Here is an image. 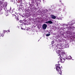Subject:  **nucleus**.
Wrapping results in <instances>:
<instances>
[{"label": "nucleus", "mask_w": 75, "mask_h": 75, "mask_svg": "<svg viewBox=\"0 0 75 75\" xmlns=\"http://www.w3.org/2000/svg\"><path fill=\"white\" fill-rule=\"evenodd\" d=\"M21 29L22 30H25V29H24L23 28H21Z\"/></svg>", "instance_id": "a211bd4d"}, {"label": "nucleus", "mask_w": 75, "mask_h": 75, "mask_svg": "<svg viewBox=\"0 0 75 75\" xmlns=\"http://www.w3.org/2000/svg\"><path fill=\"white\" fill-rule=\"evenodd\" d=\"M13 0H11V1L12 2L13 1Z\"/></svg>", "instance_id": "aec40b11"}, {"label": "nucleus", "mask_w": 75, "mask_h": 75, "mask_svg": "<svg viewBox=\"0 0 75 75\" xmlns=\"http://www.w3.org/2000/svg\"><path fill=\"white\" fill-rule=\"evenodd\" d=\"M50 34H48L46 35L47 37H48V36H50Z\"/></svg>", "instance_id": "dca6fc26"}, {"label": "nucleus", "mask_w": 75, "mask_h": 75, "mask_svg": "<svg viewBox=\"0 0 75 75\" xmlns=\"http://www.w3.org/2000/svg\"><path fill=\"white\" fill-rule=\"evenodd\" d=\"M56 67V69L57 72H59V74H60L61 75L62 74V72L61 71V69L60 67V65L59 64H56L55 65Z\"/></svg>", "instance_id": "7ed1b4c3"}, {"label": "nucleus", "mask_w": 75, "mask_h": 75, "mask_svg": "<svg viewBox=\"0 0 75 75\" xmlns=\"http://www.w3.org/2000/svg\"><path fill=\"white\" fill-rule=\"evenodd\" d=\"M4 32H7V33H10V30H8L7 31H6V30H4Z\"/></svg>", "instance_id": "2eb2a0df"}, {"label": "nucleus", "mask_w": 75, "mask_h": 75, "mask_svg": "<svg viewBox=\"0 0 75 75\" xmlns=\"http://www.w3.org/2000/svg\"><path fill=\"white\" fill-rule=\"evenodd\" d=\"M0 5H2L4 7H7V4L6 3H4L3 1L1 2V1H0Z\"/></svg>", "instance_id": "39448f33"}, {"label": "nucleus", "mask_w": 75, "mask_h": 75, "mask_svg": "<svg viewBox=\"0 0 75 75\" xmlns=\"http://www.w3.org/2000/svg\"><path fill=\"white\" fill-rule=\"evenodd\" d=\"M22 2L18 3L17 4V6L19 8H23V6L22 5Z\"/></svg>", "instance_id": "20e7f679"}, {"label": "nucleus", "mask_w": 75, "mask_h": 75, "mask_svg": "<svg viewBox=\"0 0 75 75\" xmlns=\"http://www.w3.org/2000/svg\"><path fill=\"white\" fill-rule=\"evenodd\" d=\"M45 11L46 12H47V10H45Z\"/></svg>", "instance_id": "b1692460"}, {"label": "nucleus", "mask_w": 75, "mask_h": 75, "mask_svg": "<svg viewBox=\"0 0 75 75\" xmlns=\"http://www.w3.org/2000/svg\"><path fill=\"white\" fill-rule=\"evenodd\" d=\"M45 23H49V24H52L53 23V22H52L51 21H50L46 22Z\"/></svg>", "instance_id": "9d476101"}, {"label": "nucleus", "mask_w": 75, "mask_h": 75, "mask_svg": "<svg viewBox=\"0 0 75 75\" xmlns=\"http://www.w3.org/2000/svg\"><path fill=\"white\" fill-rule=\"evenodd\" d=\"M10 13H12V15H13V16H16V15L15 14H16V12L14 11H13V10H10Z\"/></svg>", "instance_id": "6e6552de"}, {"label": "nucleus", "mask_w": 75, "mask_h": 75, "mask_svg": "<svg viewBox=\"0 0 75 75\" xmlns=\"http://www.w3.org/2000/svg\"><path fill=\"white\" fill-rule=\"evenodd\" d=\"M71 56H69L68 57V59H71Z\"/></svg>", "instance_id": "ddd939ff"}, {"label": "nucleus", "mask_w": 75, "mask_h": 75, "mask_svg": "<svg viewBox=\"0 0 75 75\" xmlns=\"http://www.w3.org/2000/svg\"><path fill=\"white\" fill-rule=\"evenodd\" d=\"M23 1H25V0H23Z\"/></svg>", "instance_id": "5701e85b"}, {"label": "nucleus", "mask_w": 75, "mask_h": 75, "mask_svg": "<svg viewBox=\"0 0 75 75\" xmlns=\"http://www.w3.org/2000/svg\"><path fill=\"white\" fill-rule=\"evenodd\" d=\"M4 35V34H1V33H0V37H3V36Z\"/></svg>", "instance_id": "4468645a"}, {"label": "nucleus", "mask_w": 75, "mask_h": 75, "mask_svg": "<svg viewBox=\"0 0 75 75\" xmlns=\"http://www.w3.org/2000/svg\"><path fill=\"white\" fill-rule=\"evenodd\" d=\"M74 24L73 23H72V22H68V24H61L60 25L62 26L60 28L61 30H62L63 31H65L66 30L67 28V29H71L72 30H74L75 28L73 26H71V25H72Z\"/></svg>", "instance_id": "f257e3e1"}, {"label": "nucleus", "mask_w": 75, "mask_h": 75, "mask_svg": "<svg viewBox=\"0 0 75 75\" xmlns=\"http://www.w3.org/2000/svg\"><path fill=\"white\" fill-rule=\"evenodd\" d=\"M11 7L10 8V10H11Z\"/></svg>", "instance_id": "4be33fe9"}, {"label": "nucleus", "mask_w": 75, "mask_h": 75, "mask_svg": "<svg viewBox=\"0 0 75 75\" xmlns=\"http://www.w3.org/2000/svg\"><path fill=\"white\" fill-rule=\"evenodd\" d=\"M66 59H68V58H66Z\"/></svg>", "instance_id": "393cba45"}, {"label": "nucleus", "mask_w": 75, "mask_h": 75, "mask_svg": "<svg viewBox=\"0 0 75 75\" xmlns=\"http://www.w3.org/2000/svg\"><path fill=\"white\" fill-rule=\"evenodd\" d=\"M47 27V25L45 24H44L42 26V28L43 30H45Z\"/></svg>", "instance_id": "0eeeda50"}, {"label": "nucleus", "mask_w": 75, "mask_h": 75, "mask_svg": "<svg viewBox=\"0 0 75 75\" xmlns=\"http://www.w3.org/2000/svg\"><path fill=\"white\" fill-rule=\"evenodd\" d=\"M5 14L6 16H8V13L7 11L5 12Z\"/></svg>", "instance_id": "9b49d317"}, {"label": "nucleus", "mask_w": 75, "mask_h": 75, "mask_svg": "<svg viewBox=\"0 0 75 75\" xmlns=\"http://www.w3.org/2000/svg\"><path fill=\"white\" fill-rule=\"evenodd\" d=\"M67 45L66 47H69V45H68V44H67Z\"/></svg>", "instance_id": "f3484780"}, {"label": "nucleus", "mask_w": 75, "mask_h": 75, "mask_svg": "<svg viewBox=\"0 0 75 75\" xmlns=\"http://www.w3.org/2000/svg\"><path fill=\"white\" fill-rule=\"evenodd\" d=\"M60 2H61V1H60Z\"/></svg>", "instance_id": "bb28decb"}, {"label": "nucleus", "mask_w": 75, "mask_h": 75, "mask_svg": "<svg viewBox=\"0 0 75 75\" xmlns=\"http://www.w3.org/2000/svg\"><path fill=\"white\" fill-rule=\"evenodd\" d=\"M1 10H2V9H1V8H0V14H2L3 13V11H1Z\"/></svg>", "instance_id": "f8f14e48"}, {"label": "nucleus", "mask_w": 75, "mask_h": 75, "mask_svg": "<svg viewBox=\"0 0 75 75\" xmlns=\"http://www.w3.org/2000/svg\"><path fill=\"white\" fill-rule=\"evenodd\" d=\"M32 3H35V4H37V6H38V4L39 3H38V1L37 0H31Z\"/></svg>", "instance_id": "423d86ee"}, {"label": "nucleus", "mask_w": 75, "mask_h": 75, "mask_svg": "<svg viewBox=\"0 0 75 75\" xmlns=\"http://www.w3.org/2000/svg\"><path fill=\"white\" fill-rule=\"evenodd\" d=\"M59 11H61V8H59Z\"/></svg>", "instance_id": "6ab92c4d"}, {"label": "nucleus", "mask_w": 75, "mask_h": 75, "mask_svg": "<svg viewBox=\"0 0 75 75\" xmlns=\"http://www.w3.org/2000/svg\"><path fill=\"white\" fill-rule=\"evenodd\" d=\"M57 54H59L58 55V56H59L60 57L58 59H60V61L61 62H64V61H65V59H64L62 57L63 55H67V53H65L64 52L61 51L60 50H57L56 51Z\"/></svg>", "instance_id": "f03ea898"}, {"label": "nucleus", "mask_w": 75, "mask_h": 75, "mask_svg": "<svg viewBox=\"0 0 75 75\" xmlns=\"http://www.w3.org/2000/svg\"><path fill=\"white\" fill-rule=\"evenodd\" d=\"M51 17L52 19H55L57 18V16H54V15L52 14L51 16Z\"/></svg>", "instance_id": "1a4fd4ad"}, {"label": "nucleus", "mask_w": 75, "mask_h": 75, "mask_svg": "<svg viewBox=\"0 0 75 75\" xmlns=\"http://www.w3.org/2000/svg\"><path fill=\"white\" fill-rule=\"evenodd\" d=\"M43 1H44V0H43Z\"/></svg>", "instance_id": "a878e982"}, {"label": "nucleus", "mask_w": 75, "mask_h": 75, "mask_svg": "<svg viewBox=\"0 0 75 75\" xmlns=\"http://www.w3.org/2000/svg\"><path fill=\"white\" fill-rule=\"evenodd\" d=\"M20 1H21V2H23V0H20Z\"/></svg>", "instance_id": "412c9836"}]
</instances>
